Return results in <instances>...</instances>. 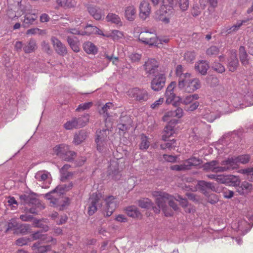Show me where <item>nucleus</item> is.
<instances>
[{"label":"nucleus","instance_id":"1","mask_svg":"<svg viewBox=\"0 0 253 253\" xmlns=\"http://www.w3.org/2000/svg\"><path fill=\"white\" fill-rule=\"evenodd\" d=\"M73 186V183L68 185H61L57 186L53 191L44 195V197L50 201V205L62 210L69 204V199L61 196L65 192L69 190Z\"/></svg>","mask_w":253,"mask_h":253},{"label":"nucleus","instance_id":"2","mask_svg":"<svg viewBox=\"0 0 253 253\" xmlns=\"http://www.w3.org/2000/svg\"><path fill=\"white\" fill-rule=\"evenodd\" d=\"M13 0H7L9 9L7 11V16L12 20H15L22 12L24 14L23 24L24 26H29L34 24L38 16L35 13H32L29 10L21 9L20 2L17 1L13 3Z\"/></svg>","mask_w":253,"mask_h":253},{"label":"nucleus","instance_id":"3","mask_svg":"<svg viewBox=\"0 0 253 253\" xmlns=\"http://www.w3.org/2000/svg\"><path fill=\"white\" fill-rule=\"evenodd\" d=\"M153 196L156 197V202L159 208H154V211L156 213H159L161 209L165 214L167 216H171L172 213L170 211H168L167 210L166 203L167 201H169V206L172 208L174 211L178 210L177 205L174 202L173 200L175 197L168 194L167 193L161 191H154L152 193Z\"/></svg>","mask_w":253,"mask_h":253},{"label":"nucleus","instance_id":"4","mask_svg":"<svg viewBox=\"0 0 253 253\" xmlns=\"http://www.w3.org/2000/svg\"><path fill=\"white\" fill-rule=\"evenodd\" d=\"M178 87L185 92L192 93L201 87V83L198 78H192L190 74L180 84H178Z\"/></svg>","mask_w":253,"mask_h":253},{"label":"nucleus","instance_id":"5","mask_svg":"<svg viewBox=\"0 0 253 253\" xmlns=\"http://www.w3.org/2000/svg\"><path fill=\"white\" fill-rule=\"evenodd\" d=\"M154 5L162 2L163 5L161 9L157 12L156 18L165 24H168L172 16V11L171 9H168V1L167 0H151Z\"/></svg>","mask_w":253,"mask_h":253},{"label":"nucleus","instance_id":"6","mask_svg":"<svg viewBox=\"0 0 253 253\" xmlns=\"http://www.w3.org/2000/svg\"><path fill=\"white\" fill-rule=\"evenodd\" d=\"M176 85L175 82H171L167 87L165 93L167 104H171L174 106H179L180 104L181 97L176 96L173 91Z\"/></svg>","mask_w":253,"mask_h":253},{"label":"nucleus","instance_id":"7","mask_svg":"<svg viewBox=\"0 0 253 253\" xmlns=\"http://www.w3.org/2000/svg\"><path fill=\"white\" fill-rule=\"evenodd\" d=\"M250 156L249 155H243L238 157H232L224 160L223 165L228 166L229 171L236 169L238 167L239 164H246L250 160Z\"/></svg>","mask_w":253,"mask_h":253},{"label":"nucleus","instance_id":"8","mask_svg":"<svg viewBox=\"0 0 253 253\" xmlns=\"http://www.w3.org/2000/svg\"><path fill=\"white\" fill-rule=\"evenodd\" d=\"M103 198L100 194L93 193L88 200V214L93 215L102 206Z\"/></svg>","mask_w":253,"mask_h":253},{"label":"nucleus","instance_id":"9","mask_svg":"<svg viewBox=\"0 0 253 253\" xmlns=\"http://www.w3.org/2000/svg\"><path fill=\"white\" fill-rule=\"evenodd\" d=\"M199 96L197 94H190L181 97L180 104L184 105L190 104L187 107L186 111L192 112L196 110L199 107L200 103L198 101Z\"/></svg>","mask_w":253,"mask_h":253},{"label":"nucleus","instance_id":"10","mask_svg":"<svg viewBox=\"0 0 253 253\" xmlns=\"http://www.w3.org/2000/svg\"><path fill=\"white\" fill-rule=\"evenodd\" d=\"M66 32L75 35L81 34L82 35H90L91 34H96L102 36L104 35V33L102 30H100L98 27L91 25H87L84 28V31L82 33H81L79 30L76 28L69 29L66 31Z\"/></svg>","mask_w":253,"mask_h":253},{"label":"nucleus","instance_id":"11","mask_svg":"<svg viewBox=\"0 0 253 253\" xmlns=\"http://www.w3.org/2000/svg\"><path fill=\"white\" fill-rule=\"evenodd\" d=\"M110 130L108 129H103L96 132V138L95 142L96 143L97 149L101 152L107 145L108 135L110 133Z\"/></svg>","mask_w":253,"mask_h":253},{"label":"nucleus","instance_id":"12","mask_svg":"<svg viewBox=\"0 0 253 253\" xmlns=\"http://www.w3.org/2000/svg\"><path fill=\"white\" fill-rule=\"evenodd\" d=\"M200 113L202 118L210 123L213 122L220 117V114L212 107L203 108L201 109Z\"/></svg>","mask_w":253,"mask_h":253},{"label":"nucleus","instance_id":"13","mask_svg":"<svg viewBox=\"0 0 253 253\" xmlns=\"http://www.w3.org/2000/svg\"><path fill=\"white\" fill-rule=\"evenodd\" d=\"M223 162L224 160L221 162L220 166H219L218 162L217 161L213 160L205 163L203 165V168L206 170L211 171L214 172H222L229 171L228 166L223 165Z\"/></svg>","mask_w":253,"mask_h":253},{"label":"nucleus","instance_id":"14","mask_svg":"<svg viewBox=\"0 0 253 253\" xmlns=\"http://www.w3.org/2000/svg\"><path fill=\"white\" fill-rule=\"evenodd\" d=\"M166 77L164 74L160 73L155 76L151 82V88L156 91L161 90L164 86Z\"/></svg>","mask_w":253,"mask_h":253},{"label":"nucleus","instance_id":"15","mask_svg":"<svg viewBox=\"0 0 253 253\" xmlns=\"http://www.w3.org/2000/svg\"><path fill=\"white\" fill-rule=\"evenodd\" d=\"M105 202L106 216H110L112 215L119 203L118 200L113 196H109L104 199Z\"/></svg>","mask_w":253,"mask_h":253},{"label":"nucleus","instance_id":"16","mask_svg":"<svg viewBox=\"0 0 253 253\" xmlns=\"http://www.w3.org/2000/svg\"><path fill=\"white\" fill-rule=\"evenodd\" d=\"M168 1V9H171L172 13L174 8H178L182 11L187 10L189 7V0H167Z\"/></svg>","mask_w":253,"mask_h":253},{"label":"nucleus","instance_id":"17","mask_svg":"<svg viewBox=\"0 0 253 253\" xmlns=\"http://www.w3.org/2000/svg\"><path fill=\"white\" fill-rule=\"evenodd\" d=\"M128 94L139 101H146L149 98L148 92L146 90L140 89L138 88H133L129 89L128 91Z\"/></svg>","mask_w":253,"mask_h":253},{"label":"nucleus","instance_id":"18","mask_svg":"<svg viewBox=\"0 0 253 253\" xmlns=\"http://www.w3.org/2000/svg\"><path fill=\"white\" fill-rule=\"evenodd\" d=\"M35 178L39 181L43 182L42 188H47L50 184L51 179L50 174L47 171H39L35 174Z\"/></svg>","mask_w":253,"mask_h":253},{"label":"nucleus","instance_id":"19","mask_svg":"<svg viewBox=\"0 0 253 253\" xmlns=\"http://www.w3.org/2000/svg\"><path fill=\"white\" fill-rule=\"evenodd\" d=\"M178 123V120L175 119H172L169 121L168 124L165 128L164 134L162 136V139L164 140H166L168 138L175 133L176 129L174 127Z\"/></svg>","mask_w":253,"mask_h":253},{"label":"nucleus","instance_id":"20","mask_svg":"<svg viewBox=\"0 0 253 253\" xmlns=\"http://www.w3.org/2000/svg\"><path fill=\"white\" fill-rule=\"evenodd\" d=\"M139 10L140 18L145 20L149 16L151 13V6L149 2L146 0L141 1L139 4Z\"/></svg>","mask_w":253,"mask_h":253},{"label":"nucleus","instance_id":"21","mask_svg":"<svg viewBox=\"0 0 253 253\" xmlns=\"http://www.w3.org/2000/svg\"><path fill=\"white\" fill-rule=\"evenodd\" d=\"M51 41L57 54L61 56H64L67 53L66 46L57 38L54 37H52Z\"/></svg>","mask_w":253,"mask_h":253},{"label":"nucleus","instance_id":"22","mask_svg":"<svg viewBox=\"0 0 253 253\" xmlns=\"http://www.w3.org/2000/svg\"><path fill=\"white\" fill-rule=\"evenodd\" d=\"M252 226V225L251 226L250 223L243 219L239 221L238 223H232L231 227L234 230L240 231L244 235L250 230Z\"/></svg>","mask_w":253,"mask_h":253},{"label":"nucleus","instance_id":"23","mask_svg":"<svg viewBox=\"0 0 253 253\" xmlns=\"http://www.w3.org/2000/svg\"><path fill=\"white\" fill-rule=\"evenodd\" d=\"M144 69L148 74H153L158 70V62L154 59H149L144 64Z\"/></svg>","mask_w":253,"mask_h":253},{"label":"nucleus","instance_id":"24","mask_svg":"<svg viewBox=\"0 0 253 253\" xmlns=\"http://www.w3.org/2000/svg\"><path fill=\"white\" fill-rule=\"evenodd\" d=\"M199 187L204 191L206 189H211L213 191H215L217 193H220L221 191H223V188L220 186H215L211 182H206L205 181H200L198 183Z\"/></svg>","mask_w":253,"mask_h":253},{"label":"nucleus","instance_id":"25","mask_svg":"<svg viewBox=\"0 0 253 253\" xmlns=\"http://www.w3.org/2000/svg\"><path fill=\"white\" fill-rule=\"evenodd\" d=\"M87 10L89 14L96 20H101L104 16L102 10L95 6L89 5L87 6Z\"/></svg>","mask_w":253,"mask_h":253},{"label":"nucleus","instance_id":"26","mask_svg":"<svg viewBox=\"0 0 253 253\" xmlns=\"http://www.w3.org/2000/svg\"><path fill=\"white\" fill-rule=\"evenodd\" d=\"M136 15V9L133 4H129L125 8V16L128 21H133Z\"/></svg>","mask_w":253,"mask_h":253},{"label":"nucleus","instance_id":"27","mask_svg":"<svg viewBox=\"0 0 253 253\" xmlns=\"http://www.w3.org/2000/svg\"><path fill=\"white\" fill-rule=\"evenodd\" d=\"M33 238L34 240L40 239L43 243H47L52 242L54 244L56 243V239L51 237L48 236L47 234H42L41 231H38L33 234Z\"/></svg>","mask_w":253,"mask_h":253},{"label":"nucleus","instance_id":"28","mask_svg":"<svg viewBox=\"0 0 253 253\" xmlns=\"http://www.w3.org/2000/svg\"><path fill=\"white\" fill-rule=\"evenodd\" d=\"M238 65V60L237 58V54L235 51L231 52V56L228 59V67L231 72L235 71Z\"/></svg>","mask_w":253,"mask_h":253},{"label":"nucleus","instance_id":"29","mask_svg":"<svg viewBox=\"0 0 253 253\" xmlns=\"http://www.w3.org/2000/svg\"><path fill=\"white\" fill-rule=\"evenodd\" d=\"M237 98L239 103H243L245 101L246 106H252L253 105V95L250 94H239V96L237 95Z\"/></svg>","mask_w":253,"mask_h":253},{"label":"nucleus","instance_id":"30","mask_svg":"<svg viewBox=\"0 0 253 253\" xmlns=\"http://www.w3.org/2000/svg\"><path fill=\"white\" fill-rule=\"evenodd\" d=\"M32 249L34 251L33 253H47L48 251H50L51 246H40V243L37 242L32 246Z\"/></svg>","mask_w":253,"mask_h":253},{"label":"nucleus","instance_id":"31","mask_svg":"<svg viewBox=\"0 0 253 253\" xmlns=\"http://www.w3.org/2000/svg\"><path fill=\"white\" fill-rule=\"evenodd\" d=\"M184 70L181 65H179L176 67L175 74L178 78V84H180L181 82H182L187 77L190 76V73L188 72L184 73Z\"/></svg>","mask_w":253,"mask_h":253},{"label":"nucleus","instance_id":"32","mask_svg":"<svg viewBox=\"0 0 253 253\" xmlns=\"http://www.w3.org/2000/svg\"><path fill=\"white\" fill-rule=\"evenodd\" d=\"M219 108L216 110L220 114V116L223 114L231 113L232 110L230 108V105L227 101H221L218 104Z\"/></svg>","mask_w":253,"mask_h":253},{"label":"nucleus","instance_id":"33","mask_svg":"<svg viewBox=\"0 0 253 253\" xmlns=\"http://www.w3.org/2000/svg\"><path fill=\"white\" fill-rule=\"evenodd\" d=\"M103 37L111 38L114 41L124 38L123 32L117 30H112L109 34H104Z\"/></svg>","mask_w":253,"mask_h":253},{"label":"nucleus","instance_id":"34","mask_svg":"<svg viewBox=\"0 0 253 253\" xmlns=\"http://www.w3.org/2000/svg\"><path fill=\"white\" fill-rule=\"evenodd\" d=\"M209 68V64L205 61H201L195 64V69L202 75H205Z\"/></svg>","mask_w":253,"mask_h":253},{"label":"nucleus","instance_id":"35","mask_svg":"<svg viewBox=\"0 0 253 253\" xmlns=\"http://www.w3.org/2000/svg\"><path fill=\"white\" fill-rule=\"evenodd\" d=\"M80 119H73L72 120L68 121L64 124V127L66 129L70 130L77 127H82L84 124H79Z\"/></svg>","mask_w":253,"mask_h":253},{"label":"nucleus","instance_id":"36","mask_svg":"<svg viewBox=\"0 0 253 253\" xmlns=\"http://www.w3.org/2000/svg\"><path fill=\"white\" fill-rule=\"evenodd\" d=\"M186 169H190L192 167L197 166L202 163V161L195 157L191 158L184 161Z\"/></svg>","mask_w":253,"mask_h":253},{"label":"nucleus","instance_id":"37","mask_svg":"<svg viewBox=\"0 0 253 253\" xmlns=\"http://www.w3.org/2000/svg\"><path fill=\"white\" fill-rule=\"evenodd\" d=\"M106 19L107 22H111L120 26L123 25L120 17L115 13H108L106 16Z\"/></svg>","mask_w":253,"mask_h":253},{"label":"nucleus","instance_id":"38","mask_svg":"<svg viewBox=\"0 0 253 253\" xmlns=\"http://www.w3.org/2000/svg\"><path fill=\"white\" fill-rule=\"evenodd\" d=\"M127 214L133 218H141V214L137 208L135 206H130L126 209Z\"/></svg>","mask_w":253,"mask_h":253},{"label":"nucleus","instance_id":"39","mask_svg":"<svg viewBox=\"0 0 253 253\" xmlns=\"http://www.w3.org/2000/svg\"><path fill=\"white\" fill-rule=\"evenodd\" d=\"M67 42L74 51L78 52L80 51L79 42L76 37H68Z\"/></svg>","mask_w":253,"mask_h":253},{"label":"nucleus","instance_id":"40","mask_svg":"<svg viewBox=\"0 0 253 253\" xmlns=\"http://www.w3.org/2000/svg\"><path fill=\"white\" fill-rule=\"evenodd\" d=\"M69 149V146L64 144H61L55 146L53 149V152L54 154H55L60 157H62V155L66 150Z\"/></svg>","mask_w":253,"mask_h":253},{"label":"nucleus","instance_id":"41","mask_svg":"<svg viewBox=\"0 0 253 253\" xmlns=\"http://www.w3.org/2000/svg\"><path fill=\"white\" fill-rule=\"evenodd\" d=\"M84 49L88 54H95L97 52V47L90 42H87L84 43Z\"/></svg>","mask_w":253,"mask_h":253},{"label":"nucleus","instance_id":"42","mask_svg":"<svg viewBox=\"0 0 253 253\" xmlns=\"http://www.w3.org/2000/svg\"><path fill=\"white\" fill-rule=\"evenodd\" d=\"M36 48V42L33 39L30 40L27 44L23 47V50L26 53H31L33 52Z\"/></svg>","mask_w":253,"mask_h":253},{"label":"nucleus","instance_id":"43","mask_svg":"<svg viewBox=\"0 0 253 253\" xmlns=\"http://www.w3.org/2000/svg\"><path fill=\"white\" fill-rule=\"evenodd\" d=\"M56 2L60 6L67 8L73 7L77 4L75 0H56Z\"/></svg>","mask_w":253,"mask_h":253},{"label":"nucleus","instance_id":"44","mask_svg":"<svg viewBox=\"0 0 253 253\" xmlns=\"http://www.w3.org/2000/svg\"><path fill=\"white\" fill-rule=\"evenodd\" d=\"M113 105L111 102L106 103L102 108L99 110V113L102 115L105 118H107L109 116L110 112L109 111L113 109Z\"/></svg>","mask_w":253,"mask_h":253},{"label":"nucleus","instance_id":"45","mask_svg":"<svg viewBox=\"0 0 253 253\" xmlns=\"http://www.w3.org/2000/svg\"><path fill=\"white\" fill-rule=\"evenodd\" d=\"M239 55L240 60L243 65H247L249 63L248 55L244 46H241L239 48Z\"/></svg>","mask_w":253,"mask_h":253},{"label":"nucleus","instance_id":"46","mask_svg":"<svg viewBox=\"0 0 253 253\" xmlns=\"http://www.w3.org/2000/svg\"><path fill=\"white\" fill-rule=\"evenodd\" d=\"M19 223L15 219H10L7 223V228L6 231L12 230L14 233L18 234Z\"/></svg>","mask_w":253,"mask_h":253},{"label":"nucleus","instance_id":"47","mask_svg":"<svg viewBox=\"0 0 253 253\" xmlns=\"http://www.w3.org/2000/svg\"><path fill=\"white\" fill-rule=\"evenodd\" d=\"M228 186H236L239 185L240 180L238 176L233 175H228Z\"/></svg>","mask_w":253,"mask_h":253},{"label":"nucleus","instance_id":"48","mask_svg":"<svg viewBox=\"0 0 253 253\" xmlns=\"http://www.w3.org/2000/svg\"><path fill=\"white\" fill-rule=\"evenodd\" d=\"M86 138V135L84 131H80L74 136L73 143L76 145L81 143Z\"/></svg>","mask_w":253,"mask_h":253},{"label":"nucleus","instance_id":"49","mask_svg":"<svg viewBox=\"0 0 253 253\" xmlns=\"http://www.w3.org/2000/svg\"><path fill=\"white\" fill-rule=\"evenodd\" d=\"M150 146V142L148 141V137L142 134L141 135V142L139 145V147L141 150H146Z\"/></svg>","mask_w":253,"mask_h":253},{"label":"nucleus","instance_id":"50","mask_svg":"<svg viewBox=\"0 0 253 253\" xmlns=\"http://www.w3.org/2000/svg\"><path fill=\"white\" fill-rule=\"evenodd\" d=\"M153 33L154 32H149L148 31L141 32L139 35V40L145 43H146V42L150 40L151 36L152 35Z\"/></svg>","mask_w":253,"mask_h":253},{"label":"nucleus","instance_id":"51","mask_svg":"<svg viewBox=\"0 0 253 253\" xmlns=\"http://www.w3.org/2000/svg\"><path fill=\"white\" fill-rule=\"evenodd\" d=\"M241 188H242V190L241 192V194H248L252 191L253 189V186L249 182L245 181L242 183Z\"/></svg>","mask_w":253,"mask_h":253},{"label":"nucleus","instance_id":"52","mask_svg":"<svg viewBox=\"0 0 253 253\" xmlns=\"http://www.w3.org/2000/svg\"><path fill=\"white\" fill-rule=\"evenodd\" d=\"M46 34L45 30L40 29L39 28H32L29 29L26 32L27 35H43Z\"/></svg>","mask_w":253,"mask_h":253},{"label":"nucleus","instance_id":"53","mask_svg":"<svg viewBox=\"0 0 253 253\" xmlns=\"http://www.w3.org/2000/svg\"><path fill=\"white\" fill-rule=\"evenodd\" d=\"M176 146V141L174 139H172L167 143L162 144L161 145V148L162 149H168L169 150H171L172 149H174Z\"/></svg>","mask_w":253,"mask_h":253},{"label":"nucleus","instance_id":"54","mask_svg":"<svg viewBox=\"0 0 253 253\" xmlns=\"http://www.w3.org/2000/svg\"><path fill=\"white\" fill-rule=\"evenodd\" d=\"M70 167L69 165H65L61 169L60 172L61 174V178L63 180V179L68 178L71 175V173L69 172H67L66 170Z\"/></svg>","mask_w":253,"mask_h":253},{"label":"nucleus","instance_id":"55","mask_svg":"<svg viewBox=\"0 0 253 253\" xmlns=\"http://www.w3.org/2000/svg\"><path fill=\"white\" fill-rule=\"evenodd\" d=\"M75 156V153L70 151L69 149L68 150H66L65 151L61 158L65 161H69L72 160L74 158Z\"/></svg>","mask_w":253,"mask_h":253},{"label":"nucleus","instance_id":"56","mask_svg":"<svg viewBox=\"0 0 253 253\" xmlns=\"http://www.w3.org/2000/svg\"><path fill=\"white\" fill-rule=\"evenodd\" d=\"M146 44L150 45H155L157 46H159V39H158L157 37L156 36L154 32L153 33V34H152V35L151 36V38L150 39V40L146 42Z\"/></svg>","mask_w":253,"mask_h":253},{"label":"nucleus","instance_id":"57","mask_svg":"<svg viewBox=\"0 0 253 253\" xmlns=\"http://www.w3.org/2000/svg\"><path fill=\"white\" fill-rule=\"evenodd\" d=\"M215 149L217 151L218 153L219 154H222L224 153L225 154H228L229 153L230 151L228 148L225 147L223 144L218 143L215 145Z\"/></svg>","mask_w":253,"mask_h":253},{"label":"nucleus","instance_id":"58","mask_svg":"<svg viewBox=\"0 0 253 253\" xmlns=\"http://www.w3.org/2000/svg\"><path fill=\"white\" fill-rule=\"evenodd\" d=\"M219 53V49L216 46H211L207 49L206 54L209 56H215Z\"/></svg>","mask_w":253,"mask_h":253},{"label":"nucleus","instance_id":"59","mask_svg":"<svg viewBox=\"0 0 253 253\" xmlns=\"http://www.w3.org/2000/svg\"><path fill=\"white\" fill-rule=\"evenodd\" d=\"M212 68L215 71L219 73H222L225 71L224 67L218 62H214L212 65Z\"/></svg>","mask_w":253,"mask_h":253},{"label":"nucleus","instance_id":"60","mask_svg":"<svg viewBox=\"0 0 253 253\" xmlns=\"http://www.w3.org/2000/svg\"><path fill=\"white\" fill-rule=\"evenodd\" d=\"M152 203L148 199H143L139 202V205L142 208H148L152 206Z\"/></svg>","mask_w":253,"mask_h":253},{"label":"nucleus","instance_id":"61","mask_svg":"<svg viewBox=\"0 0 253 253\" xmlns=\"http://www.w3.org/2000/svg\"><path fill=\"white\" fill-rule=\"evenodd\" d=\"M246 21V20H244L242 21V22H238L236 24L233 25L230 28L227 29L226 32L228 33V34H230L232 32L238 30L240 26L242 25V24L245 23Z\"/></svg>","mask_w":253,"mask_h":253},{"label":"nucleus","instance_id":"62","mask_svg":"<svg viewBox=\"0 0 253 253\" xmlns=\"http://www.w3.org/2000/svg\"><path fill=\"white\" fill-rule=\"evenodd\" d=\"M29 225L28 224H19L18 226V233H21L23 234H26L27 232H28L29 230Z\"/></svg>","mask_w":253,"mask_h":253},{"label":"nucleus","instance_id":"63","mask_svg":"<svg viewBox=\"0 0 253 253\" xmlns=\"http://www.w3.org/2000/svg\"><path fill=\"white\" fill-rule=\"evenodd\" d=\"M141 54L137 53H131L129 55V58L132 62H138L141 58Z\"/></svg>","mask_w":253,"mask_h":253},{"label":"nucleus","instance_id":"64","mask_svg":"<svg viewBox=\"0 0 253 253\" xmlns=\"http://www.w3.org/2000/svg\"><path fill=\"white\" fill-rule=\"evenodd\" d=\"M195 57V53L194 52L188 51L184 54V59L187 62L193 61Z\"/></svg>","mask_w":253,"mask_h":253}]
</instances>
